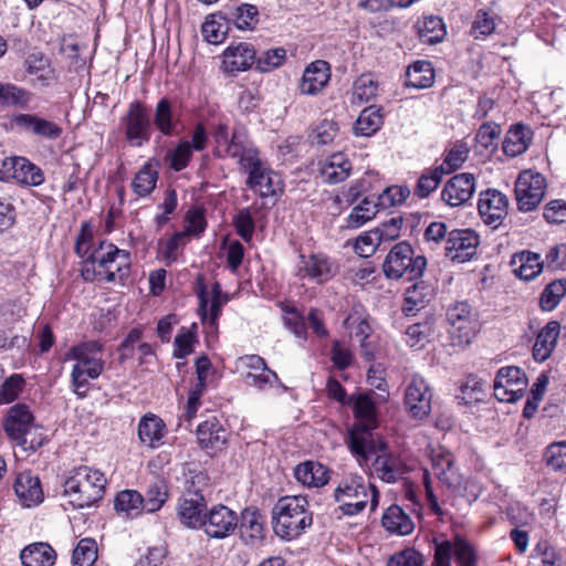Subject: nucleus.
<instances>
[{
	"label": "nucleus",
	"mask_w": 566,
	"mask_h": 566,
	"mask_svg": "<svg viewBox=\"0 0 566 566\" xmlns=\"http://www.w3.org/2000/svg\"><path fill=\"white\" fill-rule=\"evenodd\" d=\"M132 255L107 241H99L82 262L81 275L87 282H124L130 272Z\"/></svg>",
	"instance_id": "f257e3e1"
},
{
	"label": "nucleus",
	"mask_w": 566,
	"mask_h": 566,
	"mask_svg": "<svg viewBox=\"0 0 566 566\" xmlns=\"http://www.w3.org/2000/svg\"><path fill=\"white\" fill-rule=\"evenodd\" d=\"M354 416L357 423L349 430L348 446L354 455L367 460L375 455L380 460L386 455V443L376 441L371 431L378 427L377 409L368 395H359L353 402Z\"/></svg>",
	"instance_id": "f03ea898"
},
{
	"label": "nucleus",
	"mask_w": 566,
	"mask_h": 566,
	"mask_svg": "<svg viewBox=\"0 0 566 566\" xmlns=\"http://www.w3.org/2000/svg\"><path fill=\"white\" fill-rule=\"evenodd\" d=\"M105 474L88 465L75 468L63 483V495L74 510H83L98 503L105 494Z\"/></svg>",
	"instance_id": "7ed1b4c3"
},
{
	"label": "nucleus",
	"mask_w": 566,
	"mask_h": 566,
	"mask_svg": "<svg viewBox=\"0 0 566 566\" xmlns=\"http://www.w3.org/2000/svg\"><path fill=\"white\" fill-rule=\"evenodd\" d=\"M66 360H74L71 382L75 395L86 396L88 380L98 378L105 368L103 346L97 342H84L73 346L65 355Z\"/></svg>",
	"instance_id": "20e7f679"
},
{
	"label": "nucleus",
	"mask_w": 566,
	"mask_h": 566,
	"mask_svg": "<svg viewBox=\"0 0 566 566\" xmlns=\"http://www.w3.org/2000/svg\"><path fill=\"white\" fill-rule=\"evenodd\" d=\"M274 533L285 541L297 538L313 523L308 502L303 496L281 497L272 509Z\"/></svg>",
	"instance_id": "39448f33"
},
{
	"label": "nucleus",
	"mask_w": 566,
	"mask_h": 566,
	"mask_svg": "<svg viewBox=\"0 0 566 566\" xmlns=\"http://www.w3.org/2000/svg\"><path fill=\"white\" fill-rule=\"evenodd\" d=\"M3 428L10 439L15 442V448L22 452L35 451L45 440L39 431L32 411L24 403H17L9 408Z\"/></svg>",
	"instance_id": "423d86ee"
},
{
	"label": "nucleus",
	"mask_w": 566,
	"mask_h": 566,
	"mask_svg": "<svg viewBox=\"0 0 566 566\" xmlns=\"http://www.w3.org/2000/svg\"><path fill=\"white\" fill-rule=\"evenodd\" d=\"M338 510L348 516L359 514L370 503L374 511L378 505L379 494L371 483H366L363 476L350 474L345 476L334 491Z\"/></svg>",
	"instance_id": "0eeeda50"
},
{
	"label": "nucleus",
	"mask_w": 566,
	"mask_h": 566,
	"mask_svg": "<svg viewBox=\"0 0 566 566\" xmlns=\"http://www.w3.org/2000/svg\"><path fill=\"white\" fill-rule=\"evenodd\" d=\"M427 268V259L421 254H415L410 243L401 241L395 244L388 252L382 270L390 280L406 276L409 281L419 280Z\"/></svg>",
	"instance_id": "6e6552de"
},
{
	"label": "nucleus",
	"mask_w": 566,
	"mask_h": 566,
	"mask_svg": "<svg viewBox=\"0 0 566 566\" xmlns=\"http://www.w3.org/2000/svg\"><path fill=\"white\" fill-rule=\"evenodd\" d=\"M239 165L248 174L247 186L259 192L261 197L275 193L273 171L260 158L255 147H251L239 158Z\"/></svg>",
	"instance_id": "1a4fd4ad"
},
{
	"label": "nucleus",
	"mask_w": 566,
	"mask_h": 566,
	"mask_svg": "<svg viewBox=\"0 0 566 566\" xmlns=\"http://www.w3.org/2000/svg\"><path fill=\"white\" fill-rule=\"evenodd\" d=\"M120 129L130 146L142 147L150 140L153 123L147 107L142 102L134 101L129 104L120 118Z\"/></svg>",
	"instance_id": "9d476101"
},
{
	"label": "nucleus",
	"mask_w": 566,
	"mask_h": 566,
	"mask_svg": "<svg viewBox=\"0 0 566 566\" xmlns=\"http://www.w3.org/2000/svg\"><path fill=\"white\" fill-rule=\"evenodd\" d=\"M447 319L451 325L453 345H469L480 328L476 315L468 302L451 305L447 311Z\"/></svg>",
	"instance_id": "9b49d317"
},
{
	"label": "nucleus",
	"mask_w": 566,
	"mask_h": 566,
	"mask_svg": "<svg viewBox=\"0 0 566 566\" xmlns=\"http://www.w3.org/2000/svg\"><path fill=\"white\" fill-rule=\"evenodd\" d=\"M458 566H476L475 548L465 538L457 535L453 541H442L434 546V566H451V559Z\"/></svg>",
	"instance_id": "f8f14e48"
},
{
	"label": "nucleus",
	"mask_w": 566,
	"mask_h": 566,
	"mask_svg": "<svg viewBox=\"0 0 566 566\" xmlns=\"http://www.w3.org/2000/svg\"><path fill=\"white\" fill-rule=\"evenodd\" d=\"M546 189L544 176L537 171L524 170L515 182V197L518 209L524 212L534 210L543 200Z\"/></svg>",
	"instance_id": "ddd939ff"
},
{
	"label": "nucleus",
	"mask_w": 566,
	"mask_h": 566,
	"mask_svg": "<svg viewBox=\"0 0 566 566\" xmlns=\"http://www.w3.org/2000/svg\"><path fill=\"white\" fill-rule=\"evenodd\" d=\"M432 392L427 380L418 375H412L405 389L403 405L410 417L422 420L431 412Z\"/></svg>",
	"instance_id": "4468645a"
},
{
	"label": "nucleus",
	"mask_w": 566,
	"mask_h": 566,
	"mask_svg": "<svg viewBox=\"0 0 566 566\" xmlns=\"http://www.w3.org/2000/svg\"><path fill=\"white\" fill-rule=\"evenodd\" d=\"M238 525L237 513L219 504L203 515L201 527L210 538L221 539L230 536Z\"/></svg>",
	"instance_id": "2eb2a0df"
},
{
	"label": "nucleus",
	"mask_w": 566,
	"mask_h": 566,
	"mask_svg": "<svg viewBox=\"0 0 566 566\" xmlns=\"http://www.w3.org/2000/svg\"><path fill=\"white\" fill-rule=\"evenodd\" d=\"M479 245L478 234L470 229H454L448 233L446 241V255L459 263L471 260Z\"/></svg>",
	"instance_id": "dca6fc26"
},
{
	"label": "nucleus",
	"mask_w": 566,
	"mask_h": 566,
	"mask_svg": "<svg viewBox=\"0 0 566 566\" xmlns=\"http://www.w3.org/2000/svg\"><path fill=\"white\" fill-rule=\"evenodd\" d=\"M526 386L527 378L521 368L506 366L497 370V401L514 402L518 400Z\"/></svg>",
	"instance_id": "f3484780"
},
{
	"label": "nucleus",
	"mask_w": 566,
	"mask_h": 566,
	"mask_svg": "<svg viewBox=\"0 0 566 566\" xmlns=\"http://www.w3.org/2000/svg\"><path fill=\"white\" fill-rule=\"evenodd\" d=\"M196 433L199 446L211 455L222 450L229 438V431L216 416H211L201 422Z\"/></svg>",
	"instance_id": "a211bd4d"
},
{
	"label": "nucleus",
	"mask_w": 566,
	"mask_h": 566,
	"mask_svg": "<svg viewBox=\"0 0 566 566\" xmlns=\"http://www.w3.org/2000/svg\"><path fill=\"white\" fill-rule=\"evenodd\" d=\"M137 436L143 447L155 450L165 444L168 429L159 416L147 412L139 419Z\"/></svg>",
	"instance_id": "6ab92c4d"
},
{
	"label": "nucleus",
	"mask_w": 566,
	"mask_h": 566,
	"mask_svg": "<svg viewBox=\"0 0 566 566\" xmlns=\"http://www.w3.org/2000/svg\"><path fill=\"white\" fill-rule=\"evenodd\" d=\"M255 50L251 43L238 42L229 45L223 52V70L230 74L247 71L254 64Z\"/></svg>",
	"instance_id": "aec40b11"
},
{
	"label": "nucleus",
	"mask_w": 566,
	"mask_h": 566,
	"mask_svg": "<svg viewBox=\"0 0 566 566\" xmlns=\"http://www.w3.org/2000/svg\"><path fill=\"white\" fill-rule=\"evenodd\" d=\"M2 166L7 168L9 177L11 176L20 184L36 187L44 181V174L41 168L24 157L6 158Z\"/></svg>",
	"instance_id": "412c9836"
},
{
	"label": "nucleus",
	"mask_w": 566,
	"mask_h": 566,
	"mask_svg": "<svg viewBox=\"0 0 566 566\" xmlns=\"http://www.w3.org/2000/svg\"><path fill=\"white\" fill-rule=\"evenodd\" d=\"M238 364L247 369L244 380L249 386L263 389L271 384V378L277 380V375L266 366L264 359L259 355L240 357Z\"/></svg>",
	"instance_id": "4be33fe9"
},
{
	"label": "nucleus",
	"mask_w": 566,
	"mask_h": 566,
	"mask_svg": "<svg viewBox=\"0 0 566 566\" xmlns=\"http://www.w3.org/2000/svg\"><path fill=\"white\" fill-rule=\"evenodd\" d=\"M213 139L219 149L223 148V155L231 158H240L245 150L252 147L247 142L243 133L234 130L231 136L229 126L226 123H219L213 132Z\"/></svg>",
	"instance_id": "5701e85b"
},
{
	"label": "nucleus",
	"mask_w": 566,
	"mask_h": 566,
	"mask_svg": "<svg viewBox=\"0 0 566 566\" xmlns=\"http://www.w3.org/2000/svg\"><path fill=\"white\" fill-rule=\"evenodd\" d=\"M474 192V177L463 172L453 176L442 190V199L451 207L465 203Z\"/></svg>",
	"instance_id": "b1692460"
},
{
	"label": "nucleus",
	"mask_w": 566,
	"mask_h": 566,
	"mask_svg": "<svg viewBox=\"0 0 566 566\" xmlns=\"http://www.w3.org/2000/svg\"><path fill=\"white\" fill-rule=\"evenodd\" d=\"M297 275L308 277L317 283L328 281L334 275V265L324 254L301 255Z\"/></svg>",
	"instance_id": "393cba45"
},
{
	"label": "nucleus",
	"mask_w": 566,
	"mask_h": 566,
	"mask_svg": "<svg viewBox=\"0 0 566 566\" xmlns=\"http://www.w3.org/2000/svg\"><path fill=\"white\" fill-rule=\"evenodd\" d=\"M13 122L27 133L50 140L60 138L63 133L62 127L56 123L34 114H18L14 116Z\"/></svg>",
	"instance_id": "a878e982"
},
{
	"label": "nucleus",
	"mask_w": 566,
	"mask_h": 566,
	"mask_svg": "<svg viewBox=\"0 0 566 566\" xmlns=\"http://www.w3.org/2000/svg\"><path fill=\"white\" fill-rule=\"evenodd\" d=\"M331 70L327 62L317 60L312 62L305 70L300 82V92L305 95H316L328 83Z\"/></svg>",
	"instance_id": "bb28decb"
},
{
	"label": "nucleus",
	"mask_w": 566,
	"mask_h": 566,
	"mask_svg": "<svg viewBox=\"0 0 566 566\" xmlns=\"http://www.w3.org/2000/svg\"><path fill=\"white\" fill-rule=\"evenodd\" d=\"M206 510V501L202 493L187 490L179 503V516L185 525L192 528L201 527L202 512Z\"/></svg>",
	"instance_id": "cd10ccee"
},
{
	"label": "nucleus",
	"mask_w": 566,
	"mask_h": 566,
	"mask_svg": "<svg viewBox=\"0 0 566 566\" xmlns=\"http://www.w3.org/2000/svg\"><path fill=\"white\" fill-rule=\"evenodd\" d=\"M199 313L202 321L209 319L211 326L217 324L222 306L229 301L228 295L223 294L219 283L212 285L210 295L202 287L199 293Z\"/></svg>",
	"instance_id": "c85d7f7f"
},
{
	"label": "nucleus",
	"mask_w": 566,
	"mask_h": 566,
	"mask_svg": "<svg viewBox=\"0 0 566 566\" xmlns=\"http://www.w3.org/2000/svg\"><path fill=\"white\" fill-rule=\"evenodd\" d=\"M294 475L305 486L321 488L328 483L331 470L322 462H298Z\"/></svg>",
	"instance_id": "c756f323"
},
{
	"label": "nucleus",
	"mask_w": 566,
	"mask_h": 566,
	"mask_svg": "<svg viewBox=\"0 0 566 566\" xmlns=\"http://www.w3.org/2000/svg\"><path fill=\"white\" fill-rule=\"evenodd\" d=\"M433 295V290L423 281L409 286L405 292L402 313L407 316H413L424 308Z\"/></svg>",
	"instance_id": "7c9ffc66"
},
{
	"label": "nucleus",
	"mask_w": 566,
	"mask_h": 566,
	"mask_svg": "<svg viewBox=\"0 0 566 566\" xmlns=\"http://www.w3.org/2000/svg\"><path fill=\"white\" fill-rule=\"evenodd\" d=\"M22 566H53L56 552L44 542H36L25 546L20 553Z\"/></svg>",
	"instance_id": "2f4dec72"
},
{
	"label": "nucleus",
	"mask_w": 566,
	"mask_h": 566,
	"mask_svg": "<svg viewBox=\"0 0 566 566\" xmlns=\"http://www.w3.org/2000/svg\"><path fill=\"white\" fill-rule=\"evenodd\" d=\"M352 164L342 153H335L321 165V175L325 182L338 184L349 177Z\"/></svg>",
	"instance_id": "473e14b6"
},
{
	"label": "nucleus",
	"mask_w": 566,
	"mask_h": 566,
	"mask_svg": "<svg viewBox=\"0 0 566 566\" xmlns=\"http://www.w3.org/2000/svg\"><path fill=\"white\" fill-rule=\"evenodd\" d=\"M559 324L555 321L548 322L537 334L533 346V357L536 361L543 363L552 355L559 335Z\"/></svg>",
	"instance_id": "72a5a7b5"
},
{
	"label": "nucleus",
	"mask_w": 566,
	"mask_h": 566,
	"mask_svg": "<svg viewBox=\"0 0 566 566\" xmlns=\"http://www.w3.org/2000/svg\"><path fill=\"white\" fill-rule=\"evenodd\" d=\"M14 491L24 506H33L42 501L40 480L28 472L20 473L14 482Z\"/></svg>",
	"instance_id": "f704fd0d"
},
{
	"label": "nucleus",
	"mask_w": 566,
	"mask_h": 566,
	"mask_svg": "<svg viewBox=\"0 0 566 566\" xmlns=\"http://www.w3.org/2000/svg\"><path fill=\"white\" fill-rule=\"evenodd\" d=\"M153 125L161 136H174L178 126L171 102L167 97L160 98L155 107Z\"/></svg>",
	"instance_id": "c9c22d12"
},
{
	"label": "nucleus",
	"mask_w": 566,
	"mask_h": 566,
	"mask_svg": "<svg viewBox=\"0 0 566 566\" xmlns=\"http://www.w3.org/2000/svg\"><path fill=\"white\" fill-rule=\"evenodd\" d=\"M432 471L440 482L453 491H467L469 481L460 472L457 462H432Z\"/></svg>",
	"instance_id": "e433bc0d"
},
{
	"label": "nucleus",
	"mask_w": 566,
	"mask_h": 566,
	"mask_svg": "<svg viewBox=\"0 0 566 566\" xmlns=\"http://www.w3.org/2000/svg\"><path fill=\"white\" fill-rule=\"evenodd\" d=\"M514 273L522 280L531 281L543 271L541 255L531 251L515 254L512 260Z\"/></svg>",
	"instance_id": "4c0bfd02"
},
{
	"label": "nucleus",
	"mask_w": 566,
	"mask_h": 566,
	"mask_svg": "<svg viewBox=\"0 0 566 566\" xmlns=\"http://www.w3.org/2000/svg\"><path fill=\"white\" fill-rule=\"evenodd\" d=\"M245 544H255L263 538V520L256 510L245 509L238 525Z\"/></svg>",
	"instance_id": "58836bf2"
},
{
	"label": "nucleus",
	"mask_w": 566,
	"mask_h": 566,
	"mask_svg": "<svg viewBox=\"0 0 566 566\" xmlns=\"http://www.w3.org/2000/svg\"><path fill=\"white\" fill-rule=\"evenodd\" d=\"M382 526L390 533L408 535L413 531L410 516L398 505H390L382 515Z\"/></svg>",
	"instance_id": "ea45409f"
},
{
	"label": "nucleus",
	"mask_w": 566,
	"mask_h": 566,
	"mask_svg": "<svg viewBox=\"0 0 566 566\" xmlns=\"http://www.w3.org/2000/svg\"><path fill=\"white\" fill-rule=\"evenodd\" d=\"M531 139V129L522 124H517L507 132L503 142V151L510 157H516L526 151Z\"/></svg>",
	"instance_id": "a19ab883"
},
{
	"label": "nucleus",
	"mask_w": 566,
	"mask_h": 566,
	"mask_svg": "<svg viewBox=\"0 0 566 566\" xmlns=\"http://www.w3.org/2000/svg\"><path fill=\"white\" fill-rule=\"evenodd\" d=\"M144 496L135 490L120 491L114 502V507L118 514L125 517H136L144 509Z\"/></svg>",
	"instance_id": "79ce46f5"
},
{
	"label": "nucleus",
	"mask_w": 566,
	"mask_h": 566,
	"mask_svg": "<svg viewBox=\"0 0 566 566\" xmlns=\"http://www.w3.org/2000/svg\"><path fill=\"white\" fill-rule=\"evenodd\" d=\"M406 85L416 88H427L433 84L434 72L428 61H418L407 70Z\"/></svg>",
	"instance_id": "37998d69"
},
{
	"label": "nucleus",
	"mask_w": 566,
	"mask_h": 566,
	"mask_svg": "<svg viewBox=\"0 0 566 566\" xmlns=\"http://www.w3.org/2000/svg\"><path fill=\"white\" fill-rule=\"evenodd\" d=\"M259 11L253 4L242 3L235 7H229L226 17L240 30L252 29L258 22Z\"/></svg>",
	"instance_id": "c03bdc74"
},
{
	"label": "nucleus",
	"mask_w": 566,
	"mask_h": 566,
	"mask_svg": "<svg viewBox=\"0 0 566 566\" xmlns=\"http://www.w3.org/2000/svg\"><path fill=\"white\" fill-rule=\"evenodd\" d=\"M382 115L376 106L364 108L354 126L355 134L358 136H371L382 126Z\"/></svg>",
	"instance_id": "a18cd8bd"
},
{
	"label": "nucleus",
	"mask_w": 566,
	"mask_h": 566,
	"mask_svg": "<svg viewBox=\"0 0 566 566\" xmlns=\"http://www.w3.org/2000/svg\"><path fill=\"white\" fill-rule=\"evenodd\" d=\"M486 382L476 376H469L460 386L457 398L463 405L483 401L486 397Z\"/></svg>",
	"instance_id": "49530a36"
},
{
	"label": "nucleus",
	"mask_w": 566,
	"mask_h": 566,
	"mask_svg": "<svg viewBox=\"0 0 566 566\" xmlns=\"http://www.w3.org/2000/svg\"><path fill=\"white\" fill-rule=\"evenodd\" d=\"M158 179V171L150 163H146L133 179V191L139 197H147L153 192Z\"/></svg>",
	"instance_id": "de8ad7c7"
},
{
	"label": "nucleus",
	"mask_w": 566,
	"mask_h": 566,
	"mask_svg": "<svg viewBox=\"0 0 566 566\" xmlns=\"http://www.w3.org/2000/svg\"><path fill=\"white\" fill-rule=\"evenodd\" d=\"M434 332V323L433 319L427 318L422 322L415 323L410 325L405 333L406 343L413 348L420 349L428 342L430 336Z\"/></svg>",
	"instance_id": "09e8293b"
},
{
	"label": "nucleus",
	"mask_w": 566,
	"mask_h": 566,
	"mask_svg": "<svg viewBox=\"0 0 566 566\" xmlns=\"http://www.w3.org/2000/svg\"><path fill=\"white\" fill-rule=\"evenodd\" d=\"M378 94V82L369 74L360 75L353 85L352 103L361 105Z\"/></svg>",
	"instance_id": "8fccbe9b"
},
{
	"label": "nucleus",
	"mask_w": 566,
	"mask_h": 566,
	"mask_svg": "<svg viewBox=\"0 0 566 566\" xmlns=\"http://www.w3.org/2000/svg\"><path fill=\"white\" fill-rule=\"evenodd\" d=\"M418 34L420 40L427 44H434L446 35V28L442 19L430 15L423 18L422 22L419 23Z\"/></svg>",
	"instance_id": "3c124183"
},
{
	"label": "nucleus",
	"mask_w": 566,
	"mask_h": 566,
	"mask_svg": "<svg viewBox=\"0 0 566 566\" xmlns=\"http://www.w3.org/2000/svg\"><path fill=\"white\" fill-rule=\"evenodd\" d=\"M443 167H434L426 169L418 179L417 186L413 189L415 196L419 198H427L440 185L443 176Z\"/></svg>",
	"instance_id": "603ef678"
},
{
	"label": "nucleus",
	"mask_w": 566,
	"mask_h": 566,
	"mask_svg": "<svg viewBox=\"0 0 566 566\" xmlns=\"http://www.w3.org/2000/svg\"><path fill=\"white\" fill-rule=\"evenodd\" d=\"M286 59V51L283 48H275L255 54V69L262 73L271 72L280 67Z\"/></svg>",
	"instance_id": "864d4df0"
},
{
	"label": "nucleus",
	"mask_w": 566,
	"mask_h": 566,
	"mask_svg": "<svg viewBox=\"0 0 566 566\" xmlns=\"http://www.w3.org/2000/svg\"><path fill=\"white\" fill-rule=\"evenodd\" d=\"M378 205L374 200L365 198L359 205L352 209L347 218V226L349 228H359L367 221L371 220L377 211Z\"/></svg>",
	"instance_id": "5fc2aeb1"
},
{
	"label": "nucleus",
	"mask_w": 566,
	"mask_h": 566,
	"mask_svg": "<svg viewBox=\"0 0 566 566\" xmlns=\"http://www.w3.org/2000/svg\"><path fill=\"white\" fill-rule=\"evenodd\" d=\"M97 558L96 542L92 538H82L73 551V566H92Z\"/></svg>",
	"instance_id": "6e6d98bb"
},
{
	"label": "nucleus",
	"mask_w": 566,
	"mask_h": 566,
	"mask_svg": "<svg viewBox=\"0 0 566 566\" xmlns=\"http://www.w3.org/2000/svg\"><path fill=\"white\" fill-rule=\"evenodd\" d=\"M566 294V280H556L549 283L541 295V307L545 311L554 310Z\"/></svg>",
	"instance_id": "4d7b16f0"
},
{
	"label": "nucleus",
	"mask_w": 566,
	"mask_h": 566,
	"mask_svg": "<svg viewBox=\"0 0 566 566\" xmlns=\"http://www.w3.org/2000/svg\"><path fill=\"white\" fill-rule=\"evenodd\" d=\"M25 67L30 74L36 75L39 80L48 82L53 76L49 60L41 52H33L25 59Z\"/></svg>",
	"instance_id": "13d9d810"
},
{
	"label": "nucleus",
	"mask_w": 566,
	"mask_h": 566,
	"mask_svg": "<svg viewBox=\"0 0 566 566\" xmlns=\"http://www.w3.org/2000/svg\"><path fill=\"white\" fill-rule=\"evenodd\" d=\"M168 497L167 486L163 481L149 485L144 497V509L147 513H155L165 504Z\"/></svg>",
	"instance_id": "bf43d9fd"
},
{
	"label": "nucleus",
	"mask_w": 566,
	"mask_h": 566,
	"mask_svg": "<svg viewBox=\"0 0 566 566\" xmlns=\"http://www.w3.org/2000/svg\"><path fill=\"white\" fill-rule=\"evenodd\" d=\"M410 196V190L406 186L387 187L377 199V205L381 209H388L405 202Z\"/></svg>",
	"instance_id": "052dcab7"
},
{
	"label": "nucleus",
	"mask_w": 566,
	"mask_h": 566,
	"mask_svg": "<svg viewBox=\"0 0 566 566\" xmlns=\"http://www.w3.org/2000/svg\"><path fill=\"white\" fill-rule=\"evenodd\" d=\"M469 148L464 143H457L446 155L443 163L439 167H443L446 175L459 169L468 159Z\"/></svg>",
	"instance_id": "680f3d73"
},
{
	"label": "nucleus",
	"mask_w": 566,
	"mask_h": 566,
	"mask_svg": "<svg viewBox=\"0 0 566 566\" xmlns=\"http://www.w3.org/2000/svg\"><path fill=\"white\" fill-rule=\"evenodd\" d=\"M24 379L19 374L8 377L0 387V405H7L14 401L21 394Z\"/></svg>",
	"instance_id": "e2e57ef3"
},
{
	"label": "nucleus",
	"mask_w": 566,
	"mask_h": 566,
	"mask_svg": "<svg viewBox=\"0 0 566 566\" xmlns=\"http://www.w3.org/2000/svg\"><path fill=\"white\" fill-rule=\"evenodd\" d=\"M192 149L188 140H181L175 149L167 154L170 167L175 171L185 169L192 156Z\"/></svg>",
	"instance_id": "0e129e2a"
},
{
	"label": "nucleus",
	"mask_w": 566,
	"mask_h": 566,
	"mask_svg": "<svg viewBox=\"0 0 566 566\" xmlns=\"http://www.w3.org/2000/svg\"><path fill=\"white\" fill-rule=\"evenodd\" d=\"M381 234L374 229L361 233L355 243V251L363 258H368L377 250L381 243Z\"/></svg>",
	"instance_id": "69168bd1"
},
{
	"label": "nucleus",
	"mask_w": 566,
	"mask_h": 566,
	"mask_svg": "<svg viewBox=\"0 0 566 566\" xmlns=\"http://www.w3.org/2000/svg\"><path fill=\"white\" fill-rule=\"evenodd\" d=\"M495 198V189H488L484 192H481L480 199L478 202V210L483 220V222L488 226H493L495 222V207L493 206V200Z\"/></svg>",
	"instance_id": "338daca9"
},
{
	"label": "nucleus",
	"mask_w": 566,
	"mask_h": 566,
	"mask_svg": "<svg viewBox=\"0 0 566 566\" xmlns=\"http://www.w3.org/2000/svg\"><path fill=\"white\" fill-rule=\"evenodd\" d=\"M423 556L418 551L407 548L392 555L388 559L387 566H423Z\"/></svg>",
	"instance_id": "774afa93"
}]
</instances>
